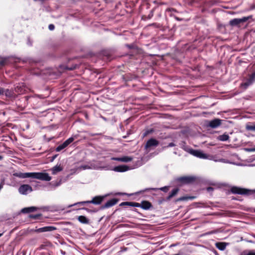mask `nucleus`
I'll return each mask as SVG.
<instances>
[{
	"instance_id": "1",
	"label": "nucleus",
	"mask_w": 255,
	"mask_h": 255,
	"mask_svg": "<svg viewBox=\"0 0 255 255\" xmlns=\"http://www.w3.org/2000/svg\"><path fill=\"white\" fill-rule=\"evenodd\" d=\"M13 176L20 178L24 179L26 178H32L34 179H39L42 181H49L51 177L47 173L42 172H15L13 173Z\"/></svg>"
},
{
	"instance_id": "2",
	"label": "nucleus",
	"mask_w": 255,
	"mask_h": 255,
	"mask_svg": "<svg viewBox=\"0 0 255 255\" xmlns=\"http://www.w3.org/2000/svg\"><path fill=\"white\" fill-rule=\"evenodd\" d=\"M189 152L191 154L202 159H209L210 160H214L216 162H223L224 160V159H216L214 156L207 155L199 150L191 149L189 150Z\"/></svg>"
},
{
	"instance_id": "3",
	"label": "nucleus",
	"mask_w": 255,
	"mask_h": 255,
	"mask_svg": "<svg viewBox=\"0 0 255 255\" xmlns=\"http://www.w3.org/2000/svg\"><path fill=\"white\" fill-rule=\"evenodd\" d=\"M231 192L236 194L251 195L255 193V190H249L237 186H233L231 188Z\"/></svg>"
},
{
	"instance_id": "4",
	"label": "nucleus",
	"mask_w": 255,
	"mask_h": 255,
	"mask_svg": "<svg viewBox=\"0 0 255 255\" xmlns=\"http://www.w3.org/2000/svg\"><path fill=\"white\" fill-rule=\"evenodd\" d=\"M252 17V15L245 16L241 18H234L229 21V24L232 26H239L241 23L247 21Z\"/></svg>"
},
{
	"instance_id": "5",
	"label": "nucleus",
	"mask_w": 255,
	"mask_h": 255,
	"mask_svg": "<svg viewBox=\"0 0 255 255\" xmlns=\"http://www.w3.org/2000/svg\"><path fill=\"white\" fill-rule=\"evenodd\" d=\"M32 191V188L28 184H23L19 186L18 192L20 194L27 195L28 193Z\"/></svg>"
},
{
	"instance_id": "6",
	"label": "nucleus",
	"mask_w": 255,
	"mask_h": 255,
	"mask_svg": "<svg viewBox=\"0 0 255 255\" xmlns=\"http://www.w3.org/2000/svg\"><path fill=\"white\" fill-rule=\"evenodd\" d=\"M255 82V71L250 76L249 78L245 82L241 84V86L245 89H246Z\"/></svg>"
},
{
	"instance_id": "7",
	"label": "nucleus",
	"mask_w": 255,
	"mask_h": 255,
	"mask_svg": "<svg viewBox=\"0 0 255 255\" xmlns=\"http://www.w3.org/2000/svg\"><path fill=\"white\" fill-rule=\"evenodd\" d=\"M119 200L116 198H113L108 201L104 205H102L100 208L101 210H103L107 208H109L115 205H116Z\"/></svg>"
},
{
	"instance_id": "8",
	"label": "nucleus",
	"mask_w": 255,
	"mask_h": 255,
	"mask_svg": "<svg viewBox=\"0 0 255 255\" xmlns=\"http://www.w3.org/2000/svg\"><path fill=\"white\" fill-rule=\"evenodd\" d=\"M196 178L194 176H184L178 178V181L186 184L191 183L195 180Z\"/></svg>"
},
{
	"instance_id": "9",
	"label": "nucleus",
	"mask_w": 255,
	"mask_h": 255,
	"mask_svg": "<svg viewBox=\"0 0 255 255\" xmlns=\"http://www.w3.org/2000/svg\"><path fill=\"white\" fill-rule=\"evenodd\" d=\"M159 144V141L156 139L151 138L147 140L145 145V148L147 149L152 146H157Z\"/></svg>"
},
{
	"instance_id": "10",
	"label": "nucleus",
	"mask_w": 255,
	"mask_h": 255,
	"mask_svg": "<svg viewBox=\"0 0 255 255\" xmlns=\"http://www.w3.org/2000/svg\"><path fill=\"white\" fill-rule=\"evenodd\" d=\"M136 203L138 206H135V207H140L144 210H148L152 207L151 204L147 201H143L141 204L137 202Z\"/></svg>"
},
{
	"instance_id": "11",
	"label": "nucleus",
	"mask_w": 255,
	"mask_h": 255,
	"mask_svg": "<svg viewBox=\"0 0 255 255\" xmlns=\"http://www.w3.org/2000/svg\"><path fill=\"white\" fill-rule=\"evenodd\" d=\"M104 196H97L93 198L92 200H90V204L95 205H100L104 199Z\"/></svg>"
},
{
	"instance_id": "12",
	"label": "nucleus",
	"mask_w": 255,
	"mask_h": 255,
	"mask_svg": "<svg viewBox=\"0 0 255 255\" xmlns=\"http://www.w3.org/2000/svg\"><path fill=\"white\" fill-rule=\"evenodd\" d=\"M221 122L222 120L219 119L213 120L209 122V126L213 128H216L220 126Z\"/></svg>"
},
{
	"instance_id": "13",
	"label": "nucleus",
	"mask_w": 255,
	"mask_h": 255,
	"mask_svg": "<svg viewBox=\"0 0 255 255\" xmlns=\"http://www.w3.org/2000/svg\"><path fill=\"white\" fill-rule=\"evenodd\" d=\"M128 169V167L126 165H119L115 167L114 170L116 172H125Z\"/></svg>"
},
{
	"instance_id": "14",
	"label": "nucleus",
	"mask_w": 255,
	"mask_h": 255,
	"mask_svg": "<svg viewBox=\"0 0 255 255\" xmlns=\"http://www.w3.org/2000/svg\"><path fill=\"white\" fill-rule=\"evenodd\" d=\"M63 170V167L61 166L60 164H57L55 166L52 168L51 171L53 175L56 174L58 172L61 171Z\"/></svg>"
},
{
	"instance_id": "15",
	"label": "nucleus",
	"mask_w": 255,
	"mask_h": 255,
	"mask_svg": "<svg viewBox=\"0 0 255 255\" xmlns=\"http://www.w3.org/2000/svg\"><path fill=\"white\" fill-rule=\"evenodd\" d=\"M37 210V208L35 207H26L24 208L21 209V212L22 213H29L32 212H34Z\"/></svg>"
},
{
	"instance_id": "16",
	"label": "nucleus",
	"mask_w": 255,
	"mask_h": 255,
	"mask_svg": "<svg viewBox=\"0 0 255 255\" xmlns=\"http://www.w3.org/2000/svg\"><path fill=\"white\" fill-rule=\"evenodd\" d=\"M227 244L224 242H219L216 244V247L220 251L225 250Z\"/></svg>"
},
{
	"instance_id": "17",
	"label": "nucleus",
	"mask_w": 255,
	"mask_h": 255,
	"mask_svg": "<svg viewBox=\"0 0 255 255\" xmlns=\"http://www.w3.org/2000/svg\"><path fill=\"white\" fill-rule=\"evenodd\" d=\"M3 95H4L7 98H11L13 97V92L11 90L3 88Z\"/></svg>"
},
{
	"instance_id": "18",
	"label": "nucleus",
	"mask_w": 255,
	"mask_h": 255,
	"mask_svg": "<svg viewBox=\"0 0 255 255\" xmlns=\"http://www.w3.org/2000/svg\"><path fill=\"white\" fill-rule=\"evenodd\" d=\"M120 206H128L131 207H135L136 206H138V204H137L136 202H124L121 203L120 204Z\"/></svg>"
},
{
	"instance_id": "19",
	"label": "nucleus",
	"mask_w": 255,
	"mask_h": 255,
	"mask_svg": "<svg viewBox=\"0 0 255 255\" xmlns=\"http://www.w3.org/2000/svg\"><path fill=\"white\" fill-rule=\"evenodd\" d=\"M179 191L178 188H175L172 190L168 196L167 197L166 200H169L171 198L175 196Z\"/></svg>"
},
{
	"instance_id": "20",
	"label": "nucleus",
	"mask_w": 255,
	"mask_h": 255,
	"mask_svg": "<svg viewBox=\"0 0 255 255\" xmlns=\"http://www.w3.org/2000/svg\"><path fill=\"white\" fill-rule=\"evenodd\" d=\"M78 221L83 224H88L89 223V220L88 218H87L84 216H80L78 218Z\"/></svg>"
},
{
	"instance_id": "21",
	"label": "nucleus",
	"mask_w": 255,
	"mask_h": 255,
	"mask_svg": "<svg viewBox=\"0 0 255 255\" xmlns=\"http://www.w3.org/2000/svg\"><path fill=\"white\" fill-rule=\"evenodd\" d=\"M116 160L119 161L128 162L132 160V158L128 156H124L121 158H117L116 159Z\"/></svg>"
},
{
	"instance_id": "22",
	"label": "nucleus",
	"mask_w": 255,
	"mask_h": 255,
	"mask_svg": "<svg viewBox=\"0 0 255 255\" xmlns=\"http://www.w3.org/2000/svg\"><path fill=\"white\" fill-rule=\"evenodd\" d=\"M229 136L227 134H223L222 135H220L218 136V139L220 141H227L229 139Z\"/></svg>"
},
{
	"instance_id": "23",
	"label": "nucleus",
	"mask_w": 255,
	"mask_h": 255,
	"mask_svg": "<svg viewBox=\"0 0 255 255\" xmlns=\"http://www.w3.org/2000/svg\"><path fill=\"white\" fill-rule=\"evenodd\" d=\"M76 138V136H72V137H69V138H68L67 140H66L64 142V143L65 144V145L66 146V147L69 145L71 143H72L74 140V139Z\"/></svg>"
},
{
	"instance_id": "24",
	"label": "nucleus",
	"mask_w": 255,
	"mask_h": 255,
	"mask_svg": "<svg viewBox=\"0 0 255 255\" xmlns=\"http://www.w3.org/2000/svg\"><path fill=\"white\" fill-rule=\"evenodd\" d=\"M246 129L247 130L255 131V123H253L251 125H247Z\"/></svg>"
},
{
	"instance_id": "25",
	"label": "nucleus",
	"mask_w": 255,
	"mask_h": 255,
	"mask_svg": "<svg viewBox=\"0 0 255 255\" xmlns=\"http://www.w3.org/2000/svg\"><path fill=\"white\" fill-rule=\"evenodd\" d=\"M91 167L89 165H83L77 167V170L78 171H81L83 170L91 169Z\"/></svg>"
},
{
	"instance_id": "26",
	"label": "nucleus",
	"mask_w": 255,
	"mask_h": 255,
	"mask_svg": "<svg viewBox=\"0 0 255 255\" xmlns=\"http://www.w3.org/2000/svg\"><path fill=\"white\" fill-rule=\"evenodd\" d=\"M56 229V228L53 226H46L44 227V232H51Z\"/></svg>"
},
{
	"instance_id": "27",
	"label": "nucleus",
	"mask_w": 255,
	"mask_h": 255,
	"mask_svg": "<svg viewBox=\"0 0 255 255\" xmlns=\"http://www.w3.org/2000/svg\"><path fill=\"white\" fill-rule=\"evenodd\" d=\"M66 147V146L65 145V144L64 143V142L63 143H62L61 144H60L59 145H58L55 149V150L57 151V152H59L61 150H62V149H64Z\"/></svg>"
},
{
	"instance_id": "28",
	"label": "nucleus",
	"mask_w": 255,
	"mask_h": 255,
	"mask_svg": "<svg viewBox=\"0 0 255 255\" xmlns=\"http://www.w3.org/2000/svg\"><path fill=\"white\" fill-rule=\"evenodd\" d=\"M90 201H86L79 202H77L76 203H75L74 204H73L72 205H71L70 206H73L76 205H78V204L82 205H84L86 204H90Z\"/></svg>"
},
{
	"instance_id": "29",
	"label": "nucleus",
	"mask_w": 255,
	"mask_h": 255,
	"mask_svg": "<svg viewBox=\"0 0 255 255\" xmlns=\"http://www.w3.org/2000/svg\"><path fill=\"white\" fill-rule=\"evenodd\" d=\"M41 216V214H31L29 215V217L30 218L33 219H39V217Z\"/></svg>"
},
{
	"instance_id": "30",
	"label": "nucleus",
	"mask_w": 255,
	"mask_h": 255,
	"mask_svg": "<svg viewBox=\"0 0 255 255\" xmlns=\"http://www.w3.org/2000/svg\"><path fill=\"white\" fill-rule=\"evenodd\" d=\"M6 59L5 58H1L0 59V65L1 66L4 65L5 62H6Z\"/></svg>"
},
{
	"instance_id": "31",
	"label": "nucleus",
	"mask_w": 255,
	"mask_h": 255,
	"mask_svg": "<svg viewBox=\"0 0 255 255\" xmlns=\"http://www.w3.org/2000/svg\"><path fill=\"white\" fill-rule=\"evenodd\" d=\"M168 188H169L168 186H164V187L160 188L159 189L161 191H162L164 192H166L168 190Z\"/></svg>"
},
{
	"instance_id": "32",
	"label": "nucleus",
	"mask_w": 255,
	"mask_h": 255,
	"mask_svg": "<svg viewBox=\"0 0 255 255\" xmlns=\"http://www.w3.org/2000/svg\"><path fill=\"white\" fill-rule=\"evenodd\" d=\"M48 28L50 30H53L55 28V26L53 24H50L48 26Z\"/></svg>"
},
{
	"instance_id": "33",
	"label": "nucleus",
	"mask_w": 255,
	"mask_h": 255,
	"mask_svg": "<svg viewBox=\"0 0 255 255\" xmlns=\"http://www.w3.org/2000/svg\"><path fill=\"white\" fill-rule=\"evenodd\" d=\"M36 232L41 233V232H44V227L40 228L36 230Z\"/></svg>"
},
{
	"instance_id": "34",
	"label": "nucleus",
	"mask_w": 255,
	"mask_h": 255,
	"mask_svg": "<svg viewBox=\"0 0 255 255\" xmlns=\"http://www.w3.org/2000/svg\"><path fill=\"white\" fill-rule=\"evenodd\" d=\"M245 150L248 151H255V148H246Z\"/></svg>"
},
{
	"instance_id": "35",
	"label": "nucleus",
	"mask_w": 255,
	"mask_h": 255,
	"mask_svg": "<svg viewBox=\"0 0 255 255\" xmlns=\"http://www.w3.org/2000/svg\"><path fill=\"white\" fill-rule=\"evenodd\" d=\"M175 144L173 142H171L168 144V145L165 147H169L174 146Z\"/></svg>"
},
{
	"instance_id": "36",
	"label": "nucleus",
	"mask_w": 255,
	"mask_h": 255,
	"mask_svg": "<svg viewBox=\"0 0 255 255\" xmlns=\"http://www.w3.org/2000/svg\"><path fill=\"white\" fill-rule=\"evenodd\" d=\"M187 198V197H180L179 198H178L177 201H183L185 199H186Z\"/></svg>"
},
{
	"instance_id": "37",
	"label": "nucleus",
	"mask_w": 255,
	"mask_h": 255,
	"mask_svg": "<svg viewBox=\"0 0 255 255\" xmlns=\"http://www.w3.org/2000/svg\"><path fill=\"white\" fill-rule=\"evenodd\" d=\"M58 155L57 154H55L54 155H53L52 157H51V161H54V160L57 157Z\"/></svg>"
},
{
	"instance_id": "38",
	"label": "nucleus",
	"mask_w": 255,
	"mask_h": 255,
	"mask_svg": "<svg viewBox=\"0 0 255 255\" xmlns=\"http://www.w3.org/2000/svg\"><path fill=\"white\" fill-rule=\"evenodd\" d=\"M3 95V88L0 87V95Z\"/></svg>"
},
{
	"instance_id": "39",
	"label": "nucleus",
	"mask_w": 255,
	"mask_h": 255,
	"mask_svg": "<svg viewBox=\"0 0 255 255\" xmlns=\"http://www.w3.org/2000/svg\"><path fill=\"white\" fill-rule=\"evenodd\" d=\"M207 191L210 192V191H211L213 190V188L211 187H208L207 189Z\"/></svg>"
},
{
	"instance_id": "40",
	"label": "nucleus",
	"mask_w": 255,
	"mask_h": 255,
	"mask_svg": "<svg viewBox=\"0 0 255 255\" xmlns=\"http://www.w3.org/2000/svg\"><path fill=\"white\" fill-rule=\"evenodd\" d=\"M81 209V210H86V211H89V210L88 208H82Z\"/></svg>"
},
{
	"instance_id": "41",
	"label": "nucleus",
	"mask_w": 255,
	"mask_h": 255,
	"mask_svg": "<svg viewBox=\"0 0 255 255\" xmlns=\"http://www.w3.org/2000/svg\"><path fill=\"white\" fill-rule=\"evenodd\" d=\"M3 187V184L1 183H0V190Z\"/></svg>"
},
{
	"instance_id": "42",
	"label": "nucleus",
	"mask_w": 255,
	"mask_h": 255,
	"mask_svg": "<svg viewBox=\"0 0 255 255\" xmlns=\"http://www.w3.org/2000/svg\"><path fill=\"white\" fill-rule=\"evenodd\" d=\"M3 159V156L1 155H0V160H1Z\"/></svg>"
},
{
	"instance_id": "43",
	"label": "nucleus",
	"mask_w": 255,
	"mask_h": 255,
	"mask_svg": "<svg viewBox=\"0 0 255 255\" xmlns=\"http://www.w3.org/2000/svg\"><path fill=\"white\" fill-rule=\"evenodd\" d=\"M60 185V182H59V183H57V184L56 185V186H59V185Z\"/></svg>"
},
{
	"instance_id": "44",
	"label": "nucleus",
	"mask_w": 255,
	"mask_h": 255,
	"mask_svg": "<svg viewBox=\"0 0 255 255\" xmlns=\"http://www.w3.org/2000/svg\"><path fill=\"white\" fill-rule=\"evenodd\" d=\"M175 246V245L172 244V245H171L170 246V247H174V246Z\"/></svg>"
},
{
	"instance_id": "45",
	"label": "nucleus",
	"mask_w": 255,
	"mask_h": 255,
	"mask_svg": "<svg viewBox=\"0 0 255 255\" xmlns=\"http://www.w3.org/2000/svg\"><path fill=\"white\" fill-rule=\"evenodd\" d=\"M149 189H145V190H144V191H147V190H149Z\"/></svg>"
},
{
	"instance_id": "46",
	"label": "nucleus",
	"mask_w": 255,
	"mask_h": 255,
	"mask_svg": "<svg viewBox=\"0 0 255 255\" xmlns=\"http://www.w3.org/2000/svg\"><path fill=\"white\" fill-rule=\"evenodd\" d=\"M2 234H0V237L2 236Z\"/></svg>"
},
{
	"instance_id": "47",
	"label": "nucleus",
	"mask_w": 255,
	"mask_h": 255,
	"mask_svg": "<svg viewBox=\"0 0 255 255\" xmlns=\"http://www.w3.org/2000/svg\"><path fill=\"white\" fill-rule=\"evenodd\" d=\"M151 13H152V12H151ZM153 15V13H151V16Z\"/></svg>"
},
{
	"instance_id": "48",
	"label": "nucleus",
	"mask_w": 255,
	"mask_h": 255,
	"mask_svg": "<svg viewBox=\"0 0 255 255\" xmlns=\"http://www.w3.org/2000/svg\"><path fill=\"white\" fill-rule=\"evenodd\" d=\"M254 212H255V210H254Z\"/></svg>"
}]
</instances>
